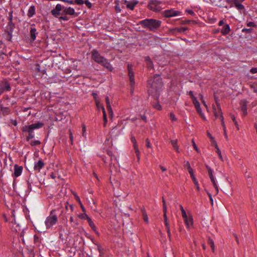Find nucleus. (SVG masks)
<instances>
[{
	"mask_svg": "<svg viewBox=\"0 0 257 257\" xmlns=\"http://www.w3.org/2000/svg\"><path fill=\"white\" fill-rule=\"evenodd\" d=\"M51 14L60 21H67L69 20V17L67 15H74L75 11L71 7H63L60 4H57L55 8L51 10Z\"/></svg>",
	"mask_w": 257,
	"mask_h": 257,
	"instance_id": "nucleus-1",
	"label": "nucleus"
},
{
	"mask_svg": "<svg viewBox=\"0 0 257 257\" xmlns=\"http://www.w3.org/2000/svg\"><path fill=\"white\" fill-rule=\"evenodd\" d=\"M148 85L149 94H151L152 95L157 97L158 92L163 85L162 79L160 75L155 74L153 77H150L148 81Z\"/></svg>",
	"mask_w": 257,
	"mask_h": 257,
	"instance_id": "nucleus-2",
	"label": "nucleus"
},
{
	"mask_svg": "<svg viewBox=\"0 0 257 257\" xmlns=\"http://www.w3.org/2000/svg\"><path fill=\"white\" fill-rule=\"evenodd\" d=\"M92 59L96 63L101 64L110 71H112L113 67L108 60L102 56L96 50H93L91 52Z\"/></svg>",
	"mask_w": 257,
	"mask_h": 257,
	"instance_id": "nucleus-3",
	"label": "nucleus"
},
{
	"mask_svg": "<svg viewBox=\"0 0 257 257\" xmlns=\"http://www.w3.org/2000/svg\"><path fill=\"white\" fill-rule=\"evenodd\" d=\"M43 125V123L38 122L31 125H25L23 126L22 131L23 132H27L28 133V136H27L26 138L27 141H29L30 139L34 138V134L33 133L34 130L39 128L42 127Z\"/></svg>",
	"mask_w": 257,
	"mask_h": 257,
	"instance_id": "nucleus-4",
	"label": "nucleus"
},
{
	"mask_svg": "<svg viewBox=\"0 0 257 257\" xmlns=\"http://www.w3.org/2000/svg\"><path fill=\"white\" fill-rule=\"evenodd\" d=\"M140 24L144 27L149 29L151 31H154L158 29L161 24L159 20L155 19H146L140 22Z\"/></svg>",
	"mask_w": 257,
	"mask_h": 257,
	"instance_id": "nucleus-5",
	"label": "nucleus"
},
{
	"mask_svg": "<svg viewBox=\"0 0 257 257\" xmlns=\"http://www.w3.org/2000/svg\"><path fill=\"white\" fill-rule=\"evenodd\" d=\"M56 209H53L51 211L49 216H48L45 221V223L47 229L50 228L53 225H55L58 220L56 213Z\"/></svg>",
	"mask_w": 257,
	"mask_h": 257,
	"instance_id": "nucleus-6",
	"label": "nucleus"
},
{
	"mask_svg": "<svg viewBox=\"0 0 257 257\" xmlns=\"http://www.w3.org/2000/svg\"><path fill=\"white\" fill-rule=\"evenodd\" d=\"M15 28V25L14 23H8V25L6 26V29L5 30V34H4L5 36V38L7 40L9 41H11L13 36L12 34Z\"/></svg>",
	"mask_w": 257,
	"mask_h": 257,
	"instance_id": "nucleus-7",
	"label": "nucleus"
},
{
	"mask_svg": "<svg viewBox=\"0 0 257 257\" xmlns=\"http://www.w3.org/2000/svg\"><path fill=\"white\" fill-rule=\"evenodd\" d=\"M161 2L158 0H151L148 4V8L153 11L158 12L162 10V7L160 6Z\"/></svg>",
	"mask_w": 257,
	"mask_h": 257,
	"instance_id": "nucleus-8",
	"label": "nucleus"
},
{
	"mask_svg": "<svg viewBox=\"0 0 257 257\" xmlns=\"http://www.w3.org/2000/svg\"><path fill=\"white\" fill-rule=\"evenodd\" d=\"M11 89L10 84L7 79H4L0 82V94L5 91H9Z\"/></svg>",
	"mask_w": 257,
	"mask_h": 257,
	"instance_id": "nucleus-9",
	"label": "nucleus"
},
{
	"mask_svg": "<svg viewBox=\"0 0 257 257\" xmlns=\"http://www.w3.org/2000/svg\"><path fill=\"white\" fill-rule=\"evenodd\" d=\"M128 76L129 77L130 85H135V76L133 72V66L131 64L127 65Z\"/></svg>",
	"mask_w": 257,
	"mask_h": 257,
	"instance_id": "nucleus-10",
	"label": "nucleus"
},
{
	"mask_svg": "<svg viewBox=\"0 0 257 257\" xmlns=\"http://www.w3.org/2000/svg\"><path fill=\"white\" fill-rule=\"evenodd\" d=\"M181 13V12L178 11H175L173 9L165 10L163 12V15L166 18H170L175 17L179 15Z\"/></svg>",
	"mask_w": 257,
	"mask_h": 257,
	"instance_id": "nucleus-11",
	"label": "nucleus"
},
{
	"mask_svg": "<svg viewBox=\"0 0 257 257\" xmlns=\"http://www.w3.org/2000/svg\"><path fill=\"white\" fill-rule=\"evenodd\" d=\"M215 101L217 105V108H215V106L213 105L212 107L213 109V113L216 118H217L218 117H219L220 119H221V114H223L222 112L221 111V106L216 98Z\"/></svg>",
	"mask_w": 257,
	"mask_h": 257,
	"instance_id": "nucleus-12",
	"label": "nucleus"
},
{
	"mask_svg": "<svg viewBox=\"0 0 257 257\" xmlns=\"http://www.w3.org/2000/svg\"><path fill=\"white\" fill-rule=\"evenodd\" d=\"M23 167L18 166L17 164L14 166V175L16 177H18L21 175L23 171Z\"/></svg>",
	"mask_w": 257,
	"mask_h": 257,
	"instance_id": "nucleus-13",
	"label": "nucleus"
},
{
	"mask_svg": "<svg viewBox=\"0 0 257 257\" xmlns=\"http://www.w3.org/2000/svg\"><path fill=\"white\" fill-rule=\"evenodd\" d=\"M44 167V163L42 159L39 160L37 162L35 163L34 170L35 171H40V170Z\"/></svg>",
	"mask_w": 257,
	"mask_h": 257,
	"instance_id": "nucleus-14",
	"label": "nucleus"
},
{
	"mask_svg": "<svg viewBox=\"0 0 257 257\" xmlns=\"http://www.w3.org/2000/svg\"><path fill=\"white\" fill-rule=\"evenodd\" d=\"M247 101L246 100H241L240 101L241 109L243 112V115H246L247 113Z\"/></svg>",
	"mask_w": 257,
	"mask_h": 257,
	"instance_id": "nucleus-15",
	"label": "nucleus"
},
{
	"mask_svg": "<svg viewBox=\"0 0 257 257\" xmlns=\"http://www.w3.org/2000/svg\"><path fill=\"white\" fill-rule=\"evenodd\" d=\"M192 101L198 113H199L200 115H202L203 113L200 107V103L197 100L196 98H194V99L192 100Z\"/></svg>",
	"mask_w": 257,
	"mask_h": 257,
	"instance_id": "nucleus-16",
	"label": "nucleus"
},
{
	"mask_svg": "<svg viewBox=\"0 0 257 257\" xmlns=\"http://www.w3.org/2000/svg\"><path fill=\"white\" fill-rule=\"evenodd\" d=\"M30 37L31 39L34 41L36 38V35L38 34L36 28L34 27V25L31 26L30 28Z\"/></svg>",
	"mask_w": 257,
	"mask_h": 257,
	"instance_id": "nucleus-17",
	"label": "nucleus"
},
{
	"mask_svg": "<svg viewBox=\"0 0 257 257\" xmlns=\"http://www.w3.org/2000/svg\"><path fill=\"white\" fill-rule=\"evenodd\" d=\"M230 30L229 25L225 24L223 25L222 28L220 30V32L223 35H226L229 33Z\"/></svg>",
	"mask_w": 257,
	"mask_h": 257,
	"instance_id": "nucleus-18",
	"label": "nucleus"
},
{
	"mask_svg": "<svg viewBox=\"0 0 257 257\" xmlns=\"http://www.w3.org/2000/svg\"><path fill=\"white\" fill-rule=\"evenodd\" d=\"M145 61L146 63L148 69H153L154 68V64L153 61L151 60L149 56L145 57Z\"/></svg>",
	"mask_w": 257,
	"mask_h": 257,
	"instance_id": "nucleus-19",
	"label": "nucleus"
},
{
	"mask_svg": "<svg viewBox=\"0 0 257 257\" xmlns=\"http://www.w3.org/2000/svg\"><path fill=\"white\" fill-rule=\"evenodd\" d=\"M228 2L229 3L233 2L235 7L238 10H242L244 9V7L242 4L238 3V0H228Z\"/></svg>",
	"mask_w": 257,
	"mask_h": 257,
	"instance_id": "nucleus-20",
	"label": "nucleus"
},
{
	"mask_svg": "<svg viewBox=\"0 0 257 257\" xmlns=\"http://www.w3.org/2000/svg\"><path fill=\"white\" fill-rule=\"evenodd\" d=\"M105 100H106V108L107 109L108 113H109L110 115L112 116L113 114V111H112V109L111 107V105H110L108 96H106L105 97Z\"/></svg>",
	"mask_w": 257,
	"mask_h": 257,
	"instance_id": "nucleus-21",
	"label": "nucleus"
},
{
	"mask_svg": "<svg viewBox=\"0 0 257 257\" xmlns=\"http://www.w3.org/2000/svg\"><path fill=\"white\" fill-rule=\"evenodd\" d=\"M185 221V222L187 226L188 227H189L190 225H193V218L192 217H188L187 215H186V218H183Z\"/></svg>",
	"mask_w": 257,
	"mask_h": 257,
	"instance_id": "nucleus-22",
	"label": "nucleus"
},
{
	"mask_svg": "<svg viewBox=\"0 0 257 257\" xmlns=\"http://www.w3.org/2000/svg\"><path fill=\"white\" fill-rule=\"evenodd\" d=\"M35 14V7L34 6H31L27 14L29 18L32 17Z\"/></svg>",
	"mask_w": 257,
	"mask_h": 257,
	"instance_id": "nucleus-23",
	"label": "nucleus"
},
{
	"mask_svg": "<svg viewBox=\"0 0 257 257\" xmlns=\"http://www.w3.org/2000/svg\"><path fill=\"white\" fill-rule=\"evenodd\" d=\"M184 166L185 167H187L188 171L189 174H190L191 177L194 175L193 169L191 168L190 163L188 161L185 162Z\"/></svg>",
	"mask_w": 257,
	"mask_h": 257,
	"instance_id": "nucleus-24",
	"label": "nucleus"
},
{
	"mask_svg": "<svg viewBox=\"0 0 257 257\" xmlns=\"http://www.w3.org/2000/svg\"><path fill=\"white\" fill-rule=\"evenodd\" d=\"M1 110L2 114L4 115L9 114L11 112V109L8 107H1Z\"/></svg>",
	"mask_w": 257,
	"mask_h": 257,
	"instance_id": "nucleus-25",
	"label": "nucleus"
},
{
	"mask_svg": "<svg viewBox=\"0 0 257 257\" xmlns=\"http://www.w3.org/2000/svg\"><path fill=\"white\" fill-rule=\"evenodd\" d=\"M87 220L88 221L89 226L92 228V229L93 231H94L96 233H97L96 231V227L94 223L93 222L92 220H91V219L90 217H89Z\"/></svg>",
	"mask_w": 257,
	"mask_h": 257,
	"instance_id": "nucleus-26",
	"label": "nucleus"
},
{
	"mask_svg": "<svg viewBox=\"0 0 257 257\" xmlns=\"http://www.w3.org/2000/svg\"><path fill=\"white\" fill-rule=\"evenodd\" d=\"M101 109L103 112V120H104L103 125L105 127L106 126V124L107 122L106 113V112H105V109H104V107L103 106H101Z\"/></svg>",
	"mask_w": 257,
	"mask_h": 257,
	"instance_id": "nucleus-27",
	"label": "nucleus"
},
{
	"mask_svg": "<svg viewBox=\"0 0 257 257\" xmlns=\"http://www.w3.org/2000/svg\"><path fill=\"white\" fill-rule=\"evenodd\" d=\"M164 222H165V225L167 228V232L168 233V237H169V239H171V231H170V228L169 223L168 222V220H166Z\"/></svg>",
	"mask_w": 257,
	"mask_h": 257,
	"instance_id": "nucleus-28",
	"label": "nucleus"
},
{
	"mask_svg": "<svg viewBox=\"0 0 257 257\" xmlns=\"http://www.w3.org/2000/svg\"><path fill=\"white\" fill-rule=\"evenodd\" d=\"M171 143L173 148L176 150V151L178 153H179V146L177 145V140H172L171 141Z\"/></svg>",
	"mask_w": 257,
	"mask_h": 257,
	"instance_id": "nucleus-29",
	"label": "nucleus"
},
{
	"mask_svg": "<svg viewBox=\"0 0 257 257\" xmlns=\"http://www.w3.org/2000/svg\"><path fill=\"white\" fill-rule=\"evenodd\" d=\"M142 215H143V217L144 220L146 222L148 223V221H149V219H148V216H147V212H146L145 208H142Z\"/></svg>",
	"mask_w": 257,
	"mask_h": 257,
	"instance_id": "nucleus-30",
	"label": "nucleus"
},
{
	"mask_svg": "<svg viewBox=\"0 0 257 257\" xmlns=\"http://www.w3.org/2000/svg\"><path fill=\"white\" fill-rule=\"evenodd\" d=\"M138 4V2H131V3H128L126 4V7L127 8L131 10H134L135 6Z\"/></svg>",
	"mask_w": 257,
	"mask_h": 257,
	"instance_id": "nucleus-31",
	"label": "nucleus"
},
{
	"mask_svg": "<svg viewBox=\"0 0 257 257\" xmlns=\"http://www.w3.org/2000/svg\"><path fill=\"white\" fill-rule=\"evenodd\" d=\"M208 243L210 245V247L212 249V251L214 252L215 245H214V241L213 240V239H211L210 237H209L208 240Z\"/></svg>",
	"mask_w": 257,
	"mask_h": 257,
	"instance_id": "nucleus-32",
	"label": "nucleus"
},
{
	"mask_svg": "<svg viewBox=\"0 0 257 257\" xmlns=\"http://www.w3.org/2000/svg\"><path fill=\"white\" fill-rule=\"evenodd\" d=\"M191 178L192 179V180L196 187V189L198 191H200V187H199V184H198V182H197V179L196 178H195V176H191Z\"/></svg>",
	"mask_w": 257,
	"mask_h": 257,
	"instance_id": "nucleus-33",
	"label": "nucleus"
},
{
	"mask_svg": "<svg viewBox=\"0 0 257 257\" xmlns=\"http://www.w3.org/2000/svg\"><path fill=\"white\" fill-rule=\"evenodd\" d=\"M95 102L96 105L97 107H98V104H99V101L98 99V95L97 93L96 92H93L92 94Z\"/></svg>",
	"mask_w": 257,
	"mask_h": 257,
	"instance_id": "nucleus-34",
	"label": "nucleus"
},
{
	"mask_svg": "<svg viewBox=\"0 0 257 257\" xmlns=\"http://www.w3.org/2000/svg\"><path fill=\"white\" fill-rule=\"evenodd\" d=\"M135 153L136 154V156L137 157V159L138 161H140V153L139 150L138 146H135V148H134Z\"/></svg>",
	"mask_w": 257,
	"mask_h": 257,
	"instance_id": "nucleus-35",
	"label": "nucleus"
},
{
	"mask_svg": "<svg viewBox=\"0 0 257 257\" xmlns=\"http://www.w3.org/2000/svg\"><path fill=\"white\" fill-rule=\"evenodd\" d=\"M220 120H221V125H222V126L223 127V128L224 133H225V130H226V129L225 123H224V118H223L222 114H221V119H220Z\"/></svg>",
	"mask_w": 257,
	"mask_h": 257,
	"instance_id": "nucleus-36",
	"label": "nucleus"
},
{
	"mask_svg": "<svg viewBox=\"0 0 257 257\" xmlns=\"http://www.w3.org/2000/svg\"><path fill=\"white\" fill-rule=\"evenodd\" d=\"M231 117L232 120L234 122V124H235L237 130H239V125H238V123H237V121H236V120L235 119V116L233 115H231Z\"/></svg>",
	"mask_w": 257,
	"mask_h": 257,
	"instance_id": "nucleus-37",
	"label": "nucleus"
},
{
	"mask_svg": "<svg viewBox=\"0 0 257 257\" xmlns=\"http://www.w3.org/2000/svg\"><path fill=\"white\" fill-rule=\"evenodd\" d=\"M179 207L182 212V215L183 218H186L187 214L185 212V210L184 209L183 207L182 206V205H180Z\"/></svg>",
	"mask_w": 257,
	"mask_h": 257,
	"instance_id": "nucleus-38",
	"label": "nucleus"
},
{
	"mask_svg": "<svg viewBox=\"0 0 257 257\" xmlns=\"http://www.w3.org/2000/svg\"><path fill=\"white\" fill-rule=\"evenodd\" d=\"M211 181L212 183H213L214 188H215L216 194H218L219 189H218V187L216 184V183L215 182V179H211Z\"/></svg>",
	"mask_w": 257,
	"mask_h": 257,
	"instance_id": "nucleus-39",
	"label": "nucleus"
},
{
	"mask_svg": "<svg viewBox=\"0 0 257 257\" xmlns=\"http://www.w3.org/2000/svg\"><path fill=\"white\" fill-rule=\"evenodd\" d=\"M79 218L82 219H87L89 217L85 213V212H84L83 214H81L79 216Z\"/></svg>",
	"mask_w": 257,
	"mask_h": 257,
	"instance_id": "nucleus-40",
	"label": "nucleus"
},
{
	"mask_svg": "<svg viewBox=\"0 0 257 257\" xmlns=\"http://www.w3.org/2000/svg\"><path fill=\"white\" fill-rule=\"evenodd\" d=\"M40 144H41V142L38 140L33 141L30 143V145L32 146H38V145H39Z\"/></svg>",
	"mask_w": 257,
	"mask_h": 257,
	"instance_id": "nucleus-41",
	"label": "nucleus"
},
{
	"mask_svg": "<svg viewBox=\"0 0 257 257\" xmlns=\"http://www.w3.org/2000/svg\"><path fill=\"white\" fill-rule=\"evenodd\" d=\"M9 18H8V20H9V22L8 23H14L13 22V11H11L9 14Z\"/></svg>",
	"mask_w": 257,
	"mask_h": 257,
	"instance_id": "nucleus-42",
	"label": "nucleus"
},
{
	"mask_svg": "<svg viewBox=\"0 0 257 257\" xmlns=\"http://www.w3.org/2000/svg\"><path fill=\"white\" fill-rule=\"evenodd\" d=\"M153 106L155 108L157 109V110H160L162 109V106L159 103L154 104Z\"/></svg>",
	"mask_w": 257,
	"mask_h": 257,
	"instance_id": "nucleus-43",
	"label": "nucleus"
},
{
	"mask_svg": "<svg viewBox=\"0 0 257 257\" xmlns=\"http://www.w3.org/2000/svg\"><path fill=\"white\" fill-rule=\"evenodd\" d=\"M146 147L148 148H152V145L150 143V140L148 138H147L146 140Z\"/></svg>",
	"mask_w": 257,
	"mask_h": 257,
	"instance_id": "nucleus-44",
	"label": "nucleus"
},
{
	"mask_svg": "<svg viewBox=\"0 0 257 257\" xmlns=\"http://www.w3.org/2000/svg\"><path fill=\"white\" fill-rule=\"evenodd\" d=\"M216 150H217L216 152L218 154V155L219 157V158L220 159V160L222 161H223V157L222 156L221 153L220 149L219 148H218V149H216Z\"/></svg>",
	"mask_w": 257,
	"mask_h": 257,
	"instance_id": "nucleus-45",
	"label": "nucleus"
},
{
	"mask_svg": "<svg viewBox=\"0 0 257 257\" xmlns=\"http://www.w3.org/2000/svg\"><path fill=\"white\" fill-rule=\"evenodd\" d=\"M69 133L70 141L71 142V144H72L73 141V137L72 132L71 130H69Z\"/></svg>",
	"mask_w": 257,
	"mask_h": 257,
	"instance_id": "nucleus-46",
	"label": "nucleus"
},
{
	"mask_svg": "<svg viewBox=\"0 0 257 257\" xmlns=\"http://www.w3.org/2000/svg\"><path fill=\"white\" fill-rule=\"evenodd\" d=\"M170 119L173 121H176L177 120V118L176 117H175L174 114L172 112H171L170 113Z\"/></svg>",
	"mask_w": 257,
	"mask_h": 257,
	"instance_id": "nucleus-47",
	"label": "nucleus"
},
{
	"mask_svg": "<svg viewBox=\"0 0 257 257\" xmlns=\"http://www.w3.org/2000/svg\"><path fill=\"white\" fill-rule=\"evenodd\" d=\"M131 140H132V142L134 144V148H135V146H138V145L137 144V141H136L135 137H132Z\"/></svg>",
	"mask_w": 257,
	"mask_h": 257,
	"instance_id": "nucleus-48",
	"label": "nucleus"
},
{
	"mask_svg": "<svg viewBox=\"0 0 257 257\" xmlns=\"http://www.w3.org/2000/svg\"><path fill=\"white\" fill-rule=\"evenodd\" d=\"M250 87L253 90V91L257 93V87L254 84L250 85Z\"/></svg>",
	"mask_w": 257,
	"mask_h": 257,
	"instance_id": "nucleus-49",
	"label": "nucleus"
},
{
	"mask_svg": "<svg viewBox=\"0 0 257 257\" xmlns=\"http://www.w3.org/2000/svg\"><path fill=\"white\" fill-rule=\"evenodd\" d=\"M206 169H207V171H208V174H213L212 173V169H211V168L207 164H205V165Z\"/></svg>",
	"mask_w": 257,
	"mask_h": 257,
	"instance_id": "nucleus-50",
	"label": "nucleus"
},
{
	"mask_svg": "<svg viewBox=\"0 0 257 257\" xmlns=\"http://www.w3.org/2000/svg\"><path fill=\"white\" fill-rule=\"evenodd\" d=\"M35 69L38 72H42L44 74V73L43 72V71L40 69V65L39 64H37L36 65Z\"/></svg>",
	"mask_w": 257,
	"mask_h": 257,
	"instance_id": "nucleus-51",
	"label": "nucleus"
},
{
	"mask_svg": "<svg viewBox=\"0 0 257 257\" xmlns=\"http://www.w3.org/2000/svg\"><path fill=\"white\" fill-rule=\"evenodd\" d=\"M244 177L246 179H250L251 176L249 173H248L247 171H245L244 173Z\"/></svg>",
	"mask_w": 257,
	"mask_h": 257,
	"instance_id": "nucleus-52",
	"label": "nucleus"
},
{
	"mask_svg": "<svg viewBox=\"0 0 257 257\" xmlns=\"http://www.w3.org/2000/svg\"><path fill=\"white\" fill-rule=\"evenodd\" d=\"M167 210H163V216H164V221L166 220H168V217L167 216Z\"/></svg>",
	"mask_w": 257,
	"mask_h": 257,
	"instance_id": "nucleus-53",
	"label": "nucleus"
},
{
	"mask_svg": "<svg viewBox=\"0 0 257 257\" xmlns=\"http://www.w3.org/2000/svg\"><path fill=\"white\" fill-rule=\"evenodd\" d=\"M84 3H85V4L86 5L88 8L90 9L91 8L92 5L90 2H89L88 1H86Z\"/></svg>",
	"mask_w": 257,
	"mask_h": 257,
	"instance_id": "nucleus-54",
	"label": "nucleus"
},
{
	"mask_svg": "<svg viewBox=\"0 0 257 257\" xmlns=\"http://www.w3.org/2000/svg\"><path fill=\"white\" fill-rule=\"evenodd\" d=\"M212 145L214 146L216 149L219 148L216 142L214 140L211 141Z\"/></svg>",
	"mask_w": 257,
	"mask_h": 257,
	"instance_id": "nucleus-55",
	"label": "nucleus"
},
{
	"mask_svg": "<svg viewBox=\"0 0 257 257\" xmlns=\"http://www.w3.org/2000/svg\"><path fill=\"white\" fill-rule=\"evenodd\" d=\"M192 144H193V148L194 149L197 151V152H199V150H198V149L196 146V145L195 144V143L194 142V139H192Z\"/></svg>",
	"mask_w": 257,
	"mask_h": 257,
	"instance_id": "nucleus-56",
	"label": "nucleus"
},
{
	"mask_svg": "<svg viewBox=\"0 0 257 257\" xmlns=\"http://www.w3.org/2000/svg\"><path fill=\"white\" fill-rule=\"evenodd\" d=\"M162 201H163V210H167V205H166V202H165V200L164 197H163V198H162Z\"/></svg>",
	"mask_w": 257,
	"mask_h": 257,
	"instance_id": "nucleus-57",
	"label": "nucleus"
},
{
	"mask_svg": "<svg viewBox=\"0 0 257 257\" xmlns=\"http://www.w3.org/2000/svg\"><path fill=\"white\" fill-rule=\"evenodd\" d=\"M74 2L77 5H80L84 4V1L83 0H75Z\"/></svg>",
	"mask_w": 257,
	"mask_h": 257,
	"instance_id": "nucleus-58",
	"label": "nucleus"
},
{
	"mask_svg": "<svg viewBox=\"0 0 257 257\" xmlns=\"http://www.w3.org/2000/svg\"><path fill=\"white\" fill-rule=\"evenodd\" d=\"M77 198H78V199L79 200V202H80V207H81V209H82V211H83V212H86V210H85V208H84V206H83V204L81 203L80 200V199L79 198V197H77Z\"/></svg>",
	"mask_w": 257,
	"mask_h": 257,
	"instance_id": "nucleus-59",
	"label": "nucleus"
},
{
	"mask_svg": "<svg viewBox=\"0 0 257 257\" xmlns=\"http://www.w3.org/2000/svg\"><path fill=\"white\" fill-rule=\"evenodd\" d=\"M250 73L252 74H254L257 73V67L252 68L250 70Z\"/></svg>",
	"mask_w": 257,
	"mask_h": 257,
	"instance_id": "nucleus-60",
	"label": "nucleus"
},
{
	"mask_svg": "<svg viewBox=\"0 0 257 257\" xmlns=\"http://www.w3.org/2000/svg\"><path fill=\"white\" fill-rule=\"evenodd\" d=\"M61 1L70 4H73L74 3L73 1H70V0H61Z\"/></svg>",
	"mask_w": 257,
	"mask_h": 257,
	"instance_id": "nucleus-61",
	"label": "nucleus"
},
{
	"mask_svg": "<svg viewBox=\"0 0 257 257\" xmlns=\"http://www.w3.org/2000/svg\"><path fill=\"white\" fill-rule=\"evenodd\" d=\"M77 66H78V65H77V62H76V61H74L72 68L76 70V69H77Z\"/></svg>",
	"mask_w": 257,
	"mask_h": 257,
	"instance_id": "nucleus-62",
	"label": "nucleus"
},
{
	"mask_svg": "<svg viewBox=\"0 0 257 257\" xmlns=\"http://www.w3.org/2000/svg\"><path fill=\"white\" fill-rule=\"evenodd\" d=\"M70 208L71 211H73V206L72 205H66L65 208L67 210H68V208Z\"/></svg>",
	"mask_w": 257,
	"mask_h": 257,
	"instance_id": "nucleus-63",
	"label": "nucleus"
},
{
	"mask_svg": "<svg viewBox=\"0 0 257 257\" xmlns=\"http://www.w3.org/2000/svg\"><path fill=\"white\" fill-rule=\"evenodd\" d=\"M39 237L37 235L35 234L34 237V242L36 243L39 241Z\"/></svg>",
	"mask_w": 257,
	"mask_h": 257,
	"instance_id": "nucleus-64",
	"label": "nucleus"
}]
</instances>
